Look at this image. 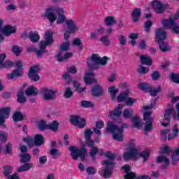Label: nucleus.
<instances>
[{"label": "nucleus", "instance_id": "29", "mask_svg": "<svg viewBox=\"0 0 179 179\" xmlns=\"http://www.w3.org/2000/svg\"><path fill=\"white\" fill-rule=\"evenodd\" d=\"M26 96H37L38 94V89L34 87L33 85L28 87L25 91Z\"/></svg>", "mask_w": 179, "mask_h": 179}, {"label": "nucleus", "instance_id": "1", "mask_svg": "<svg viewBox=\"0 0 179 179\" xmlns=\"http://www.w3.org/2000/svg\"><path fill=\"white\" fill-rule=\"evenodd\" d=\"M44 17H46L50 23V26L54 24L56 21L57 24H62L64 22H68L66 17L64 15V9L57 6L48 7L44 13Z\"/></svg>", "mask_w": 179, "mask_h": 179}, {"label": "nucleus", "instance_id": "13", "mask_svg": "<svg viewBox=\"0 0 179 179\" xmlns=\"http://www.w3.org/2000/svg\"><path fill=\"white\" fill-rule=\"evenodd\" d=\"M138 150L135 148V144L132 143L131 147L129 148V152H126L123 154V159L125 162H128L130 159H134L138 156Z\"/></svg>", "mask_w": 179, "mask_h": 179}, {"label": "nucleus", "instance_id": "19", "mask_svg": "<svg viewBox=\"0 0 179 179\" xmlns=\"http://www.w3.org/2000/svg\"><path fill=\"white\" fill-rule=\"evenodd\" d=\"M117 132V133H115ZM107 134H112L113 139L117 142H122L124 138L122 134H124L122 129L115 130L113 132H106Z\"/></svg>", "mask_w": 179, "mask_h": 179}, {"label": "nucleus", "instance_id": "46", "mask_svg": "<svg viewBox=\"0 0 179 179\" xmlns=\"http://www.w3.org/2000/svg\"><path fill=\"white\" fill-rule=\"evenodd\" d=\"M10 113V108L8 107L0 108V115L4 117V118H9V114Z\"/></svg>", "mask_w": 179, "mask_h": 179}, {"label": "nucleus", "instance_id": "50", "mask_svg": "<svg viewBox=\"0 0 179 179\" xmlns=\"http://www.w3.org/2000/svg\"><path fill=\"white\" fill-rule=\"evenodd\" d=\"M108 93L110 94L112 100H114L117 96V93H118V90H115V87L111 86L108 88Z\"/></svg>", "mask_w": 179, "mask_h": 179}, {"label": "nucleus", "instance_id": "45", "mask_svg": "<svg viewBox=\"0 0 179 179\" xmlns=\"http://www.w3.org/2000/svg\"><path fill=\"white\" fill-rule=\"evenodd\" d=\"M13 120L14 122L22 121V120H24V115H23L21 112L15 111L13 115Z\"/></svg>", "mask_w": 179, "mask_h": 179}, {"label": "nucleus", "instance_id": "12", "mask_svg": "<svg viewBox=\"0 0 179 179\" xmlns=\"http://www.w3.org/2000/svg\"><path fill=\"white\" fill-rule=\"evenodd\" d=\"M40 71V66L38 65L33 66L30 68L28 76L33 82H38L40 76L38 74Z\"/></svg>", "mask_w": 179, "mask_h": 179}, {"label": "nucleus", "instance_id": "59", "mask_svg": "<svg viewBox=\"0 0 179 179\" xmlns=\"http://www.w3.org/2000/svg\"><path fill=\"white\" fill-rule=\"evenodd\" d=\"M12 52L13 54H15L16 57H19L22 53V49H20L18 45H13Z\"/></svg>", "mask_w": 179, "mask_h": 179}, {"label": "nucleus", "instance_id": "14", "mask_svg": "<svg viewBox=\"0 0 179 179\" xmlns=\"http://www.w3.org/2000/svg\"><path fill=\"white\" fill-rule=\"evenodd\" d=\"M128 128V124L126 123H122L120 127L115 125L113 122H108L106 129V132H115V130L121 129L124 133V129Z\"/></svg>", "mask_w": 179, "mask_h": 179}, {"label": "nucleus", "instance_id": "34", "mask_svg": "<svg viewBox=\"0 0 179 179\" xmlns=\"http://www.w3.org/2000/svg\"><path fill=\"white\" fill-rule=\"evenodd\" d=\"M94 59L96 61V62H98L99 66H100V65H102V66H106V65H107V61H108V58L106 56L101 58L99 57L98 54H96V57H94Z\"/></svg>", "mask_w": 179, "mask_h": 179}, {"label": "nucleus", "instance_id": "15", "mask_svg": "<svg viewBox=\"0 0 179 179\" xmlns=\"http://www.w3.org/2000/svg\"><path fill=\"white\" fill-rule=\"evenodd\" d=\"M94 58H97V54H93L91 58L87 59V65L90 69L97 70L99 68V62Z\"/></svg>", "mask_w": 179, "mask_h": 179}, {"label": "nucleus", "instance_id": "20", "mask_svg": "<svg viewBox=\"0 0 179 179\" xmlns=\"http://www.w3.org/2000/svg\"><path fill=\"white\" fill-rule=\"evenodd\" d=\"M92 94L94 97H100L101 94L104 92L103 87L99 85H94L92 90Z\"/></svg>", "mask_w": 179, "mask_h": 179}, {"label": "nucleus", "instance_id": "55", "mask_svg": "<svg viewBox=\"0 0 179 179\" xmlns=\"http://www.w3.org/2000/svg\"><path fill=\"white\" fill-rule=\"evenodd\" d=\"M69 41L63 42L60 45V50L59 52H61V54H62L64 51H68V50H69Z\"/></svg>", "mask_w": 179, "mask_h": 179}, {"label": "nucleus", "instance_id": "32", "mask_svg": "<svg viewBox=\"0 0 179 179\" xmlns=\"http://www.w3.org/2000/svg\"><path fill=\"white\" fill-rule=\"evenodd\" d=\"M57 58L58 62H62V61H65V59H68V58H71L72 57L71 52H66L64 56H62V53L61 52H57L56 55Z\"/></svg>", "mask_w": 179, "mask_h": 179}, {"label": "nucleus", "instance_id": "3", "mask_svg": "<svg viewBox=\"0 0 179 179\" xmlns=\"http://www.w3.org/2000/svg\"><path fill=\"white\" fill-rule=\"evenodd\" d=\"M138 87L143 92H145V93H150L152 97H156V96H157V93L162 92V87L160 85H159L155 90H153V87L147 83H140Z\"/></svg>", "mask_w": 179, "mask_h": 179}, {"label": "nucleus", "instance_id": "4", "mask_svg": "<svg viewBox=\"0 0 179 179\" xmlns=\"http://www.w3.org/2000/svg\"><path fill=\"white\" fill-rule=\"evenodd\" d=\"M17 69L12 71V73L7 74L8 80H13V79H16L17 78H22L23 76V64L22 62L18 60L15 63Z\"/></svg>", "mask_w": 179, "mask_h": 179}, {"label": "nucleus", "instance_id": "23", "mask_svg": "<svg viewBox=\"0 0 179 179\" xmlns=\"http://www.w3.org/2000/svg\"><path fill=\"white\" fill-rule=\"evenodd\" d=\"M130 93H131V91L129 90V89L120 93L117 97V102L122 103V101H127V99H128V97H129Z\"/></svg>", "mask_w": 179, "mask_h": 179}, {"label": "nucleus", "instance_id": "57", "mask_svg": "<svg viewBox=\"0 0 179 179\" xmlns=\"http://www.w3.org/2000/svg\"><path fill=\"white\" fill-rule=\"evenodd\" d=\"M64 96L65 99H71L72 96H73V92H72V89L71 87H67L64 91Z\"/></svg>", "mask_w": 179, "mask_h": 179}, {"label": "nucleus", "instance_id": "52", "mask_svg": "<svg viewBox=\"0 0 179 179\" xmlns=\"http://www.w3.org/2000/svg\"><path fill=\"white\" fill-rule=\"evenodd\" d=\"M108 35H105L99 39V41H101V43H103V45H105L106 47H108V45L111 44V42L110 41V39H108Z\"/></svg>", "mask_w": 179, "mask_h": 179}, {"label": "nucleus", "instance_id": "2", "mask_svg": "<svg viewBox=\"0 0 179 179\" xmlns=\"http://www.w3.org/2000/svg\"><path fill=\"white\" fill-rule=\"evenodd\" d=\"M69 150L71 152V158L73 160H78V158L80 157L81 162H85L86 160V155H87V150L85 145H83L80 148L71 145L69 147Z\"/></svg>", "mask_w": 179, "mask_h": 179}, {"label": "nucleus", "instance_id": "43", "mask_svg": "<svg viewBox=\"0 0 179 179\" xmlns=\"http://www.w3.org/2000/svg\"><path fill=\"white\" fill-rule=\"evenodd\" d=\"M139 37V34L136 33H131L129 36V38L131 39V41H129V44H131L132 47H135L136 45V38Z\"/></svg>", "mask_w": 179, "mask_h": 179}, {"label": "nucleus", "instance_id": "27", "mask_svg": "<svg viewBox=\"0 0 179 179\" xmlns=\"http://www.w3.org/2000/svg\"><path fill=\"white\" fill-rule=\"evenodd\" d=\"M45 47L47 46L39 43V50H36V52H35L37 58H43V55L47 54L48 51Z\"/></svg>", "mask_w": 179, "mask_h": 179}, {"label": "nucleus", "instance_id": "60", "mask_svg": "<svg viewBox=\"0 0 179 179\" xmlns=\"http://www.w3.org/2000/svg\"><path fill=\"white\" fill-rule=\"evenodd\" d=\"M137 72L141 73V75H146L148 72H149V68L145 67L143 66H140L139 68L137 69Z\"/></svg>", "mask_w": 179, "mask_h": 179}, {"label": "nucleus", "instance_id": "10", "mask_svg": "<svg viewBox=\"0 0 179 179\" xmlns=\"http://www.w3.org/2000/svg\"><path fill=\"white\" fill-rule=\"evenodd\" d=\"M70 122L73 125L78 127L80 129L86 127V119L80 117L79 115H72L70 118Z\"/></svg>", "mask_w": 179, "mask_h": 179}, {"label": "nucleus", "instance_id": "38", "mask_svg": "<svg viewBox=\"0 0 179 179\" xmlns=\"http://www.w3.org/2000/svg\"><path fill=\"white\" fill-rule=\"evenodd\" d=\"M121 114H122V110H117V109H114L109 112L108 117L109 118H120L121 117Z\"/></svg>", "mask_w": 179, "mask_h": 179}, {"label": "nucleus", "instance_id": "40", "mask_svg": "<svg viewBox=\"0 0 179 179\" xmlns=\"http://www.w3.org/2000/svg\"><path fill=\"white\" fill-rule=\"evenodd\" d=\"M140 59L143 65H148L150 66L153 63L152 59L149 57H146L145 55H141Z\"/></svg>", "mask_w": 179, "mask_h": 179}, {"label": "nucleus", "instance_id": "53", "mask_svg": "<svg viewBox=\"0 0 179 179\" xmlns=\"http://www.w3.org/2000/svg\"><path fill=\"white\" fill-rule=\"evenodd\" d=\"M140 157H142L143 159V162H148L149 160V157L150 156V151L146 150V151H142L139 154Z\"/></svg>", "mask_w": 179, "mask_h": 179}, {"label": "nucleus", "instance_id": "16", "mask_svg": "<svg viewBox=\"0 0 179 179\" xmlns=\"http://www.w3.org/2000/svg\"><path fill=\"white\" fill-rule=\"evenodd\" d=\"M166 38H167V32L162 27L158 28L155 31V40L157 43L164 41Z\"/></svg>", "mask_w": 179, "mask_h": 179}, {"label": "nucleus", "instance_id": "49", "mask_svg": "<svg viewBox=\"0 0 179 179\" xmlns=\"http://www.w3.org/2000/svg\"><path fill=\"white\" fill-rule=\"evenodd\" d=\"M81 107H84V108H93L94 107V103L93 102L83 100L80 102Z\"/></svg>", "mask_w": 179, "mask_h": 179}, {"label": "nucleus", "instance_id": "58", "mask_svg": "<svg viewBox=\"0 0 179 179\" xmlns=\"http://www.w3.org/2000/svg\"><path fill=\"white\" fill-rule=\"evenodd\" d=\"M73 45L78 47L79 50H83V44H82V41L79 38H76L73 40Z\"/></svg>", "mask_w": 179, "mask_h": 179}, {"label": "nucleus", "instance_id": "63", "mask_svg": "<svg viewBox=\"0 0 179 179\" xmlns=\"http://www.w3.org/2000/svg\"><path fill=\"white\" fill-rule=\"evenodd\" d=\"M134 103H136V99H135L134 98L127 96L125 102L126 106L131 107V106H134Z\"/></svg>", "mask_w": 179, "mask_h": 179}, {"label": "nucleus", "instance_id": "41", "mask_svg": "<svg viewBox=\"0 0 179 179\" xmlns=\"http://www.w3.org/2000/svg\"><path fill=\"white\" fill-rule=\"evenodd\" d=\"M31 160V156L29 153H24L21 156V159L20 160V163H22L23 164H30L29 162Z\"/></svg>", "mask_w": 179, "mask_h": 179}, {"label": "nucleus", "instance_id": "26", "mask_svg": "<svg viewBox=\"0 0 179 179\" xmlns=\"http://www.w3.org/2000/svg\"><path fill=\"white\" fill-rule=\"evenodd\" d=\"M141 15L142 11L141 10V8H134L131 13V17H133L132 21L134 22V23L139 22V19H141Z\"/></svg>", "mask_w": 179, "mask_h": 179}, {"label": "nucleus", "instance_id": "21", "mask_svg": "<svg viewBox=\"0 0 179 179\" xmlns=\"http://www.w3.org/2000/svg\"><path fill=\"white\" fill-rule=\"evenodd\" d=\"M164 162V164L162 166V169L163 170H166L169 166H170V159L166 157L164 155H161L157 158V163H163Z\"/></svg>", "mask_w": 179, "mask_h": 179}, {"label": "nucleus", "instance_id": "5", "mask_svg": "<svg viewBox=\"0 0 179 179\" xmlns=\"http://www.w3.org/2000/svg\"><path fill=\"white\" fill-rule=\"evenodd\" d=\"M41 94L43 96L45 101H51L57 99V91H54L52 89L49 87H43L40 90Z\"/></svg>", "mask_w": 179, "mask_h": 179}, {"label": "nucleus", "instance_id": "7", "mask_svg": "<svg viewBox=\"0 0 179 179\" xmlns=\"http://www.w3.org/2000/svg\"><path fill=\"white\" fill-rule=\"evenodd\" d=\"M101 164L103 166H106L105 169L103 170V178H110L113 174L114 166H115V164L113 162L105 160L101 162Z\"/></svg>", "mask_w": 179, "mask_h": 179}, {"label": "nucleus", "instance_id": "42", "mask_svg": "<svg viewBox=\"0 0 179 179\" xmlns=\"http://www.w3.org/2000/svg\"><path fill=\"white\" fill-rule=\"evenodd\" d=\"M13 171V167L10 166H5L3 167V173L5 177H7V178H9L12 174V172Z\"/></svg>", "mask_w": 179, "mask_h": 179}, {"label": "nucleus", "instance_id": "64", "mask_svg": "<svg viewBox=\"0 0 179 179\" xmlns=\"http://www.w3.org/2000/svg\"><path fill=\"white\" fill-rule=\"evenodd\" d=\"M124 179H136V174L134 172H129L124 175Z\"/></svg>", "mask_w": 179, "mask_h": 179}, {"label": "nucleus", "instance_id": "22", "mask_svg": "<svg viewBox=\"0 0 179 179\" xmlns=\"http://www.w3.org/2000/svg\"><path fill=\"white\" fill-rule=\"evenodd\" d=\"M162 24L165 29H173V26L176 24V21L173 18L162 19Z\"/></svg>", "mask_w": 179, "mask_h": 179}, {"label": "nucleus", "instance_id": "18", "mask_svg": "<svg viewBox=\"0 0 179 179\" xmlns=\"http://www.w3.org/2000/svg\"><path fill=\"white\" fill-rule=\"evenodd\" d=\"M173 113H174V107L173 106L172 104H168V108L166 109L164 111V121L170 122L171 117L173 115Z\"/></svg>", "mask_w": 179, "mask_h": 179}, {"label": "nucleus", "instance_id": "36", "mask_svg": "<svg viewBox=\"0 0 179 179\" xmlns=\"http://www.w3.org/2000/svg\"><path fill=\"white\" fill-rule=\"evenodd\" d=\"M122 115L124 120H129L134 115V110L132 108H125L122 112Z\"/></svg>", "mask_w": 179, "mask_h": 179}, {"label": "nucleus", "instance_id": "8", "mask_svg": "<svg viewBox=\"0 0 179 179\" xmlns=\"http://www.w3.org/2000/svg\"><path fill=\"white\" fill-rule=\"evenodd\" d=\"M67 30L64 34V40L66 41H69V37H71V34L78 31V27L75 24V22L72 20H68L66 21Z\"/></svg>", "mask_w": 179, "mask_h": 179}, {"label": "nucleus", "instance_id": "11", "mask_svg": "<svg viewBox=\"0 0 179 179\" xmlns=\"http://www.w3.org/2000/svg\"><path fill=\"white\" fill-rule=\"evenodd\" d=\"M6 59V53H1L0 54V68L1 69H9L13 68L15 66V63L10 60ZM6 60V61H5Z\"/></svg>", "mask_w": 179, "mask_h": 179}, {"label": "nucleus", "instance_id": "39", "mask_svg": "<svg viewBox=\"0 0 179 179\" xmlns=\"http://www.w3.org/2000/svg\"><path fill=\"white\" fill-rule=\"evenodd\" d=\"M59 127V123H58V121L57 120H54L49 124H48V129H50V131H52L53 132H57L58 131Z\"/></svg>", "mask_w": 179, "mask_h": 179}, {"label": "nucleus", "instance_id": "25", "mask_svg": "<svg viewBox=\"0 0 179 179\" xmlns=\"http://www.w3.org/2000/svg\"><path fill=\"white\" fill-rule=\"evenodd\" d=\"M94 73L89 72L85 74L84 77V82L87 85H92V83H94Z\"/></svg>", "mask_w": 179, "mask_h": 179}, {"label": "nucleus", "instance_id": "61", "mask_svg": "<svg viewBox=\"0 0 179 179\" xmlns=\"http://www.w3.org/2000/svg\"><path fill=\"white\" fill-rule=\"evenodd\" d=\"M23 141L26 142V143H27V145H28V146H29V148H31V146H34V145H35L34 139H33L30 137L24 138Z\"/></svg>", "mask_w": 179, "mask_h": 179}, {"label": "nucleus", "instance_id": "54", "mask_svg": "<svg viewBox=\"0 0 179 179\" xmlns=\"http://www.w3.org/2000/svg\"><path fill=\"white\" fill-rule=\"evenodd\" d=\"M104 156H106L107 159L110 160L109 162H112V163H114V160H115V157H117L115 154H113L111 151H106Z\"/></svg>", "mask_w": 179, "mask_h": 179}, {"label": "nucleus", "instance_id": "48", "mask_svg": "<svg viewBox=\"0 0 179 179\" xmlns=\"http://www.w3.org/2000/svg\"><path fill=\"white\" fill-rule=\"evenodd\" d=\"M169 79L173 83L179 85V73H171L169 76Z\"/></svg>", "mask_w": 179, "mask_h": 179}, {"label": "nucleus", "instance_id": "28", "mask_svg": "<svg viewBox=\"0 0 179 179\" xmlns=\"http://www.w3.org/2000/svg\"><path fill=\"white\" fill-rule=\"evenodd\" d=\"M133 123V128H136V129H141L142 128V122L141 121V118L139 116L136 115L131 119Z\"/></svg>", "mask_w": 179, "mask_h": 179}, {"label": "nucleus", "instance_id": "17", "mask_svg": "<svg viewBox=\"0 0 179 179\" xmlns=\"http://www.w3.org/2000/svg\"><path fill=\"white\" fill-rule=\"evenodd\" d=\"M54 34L52 32L47 31L45 33V41H42L40 42V44L45 45V47H48V45H51L52 43H54V39L52 38Z\"/></svg>", "mask_w": 179, "mask_h": 179}, {"label": "nucleus", "instance_id": "6", "mask_svg": "<svg viewBox=\"0 0 179 179\" xmlns=\"http://www.w3.org/2000/svg\"><path fill=\"white\" fill-rule=\"evenodd\" d=\"M143 121H145L144 132H150L153 131V117H152L151 111H145L143 113Z\"/></svg>", "mask_w": 179, "mask_h": 179}, {"label": "nucleus", "instance_id": "51", "mask_svg": "<svg viewBox=\"0 0 179 179\" xmlns=\"http://www.w3.org/2000/svg\"><path fill=\"white\" fill-rule=\"evenodd\" d=\"M160 153L161 155H170L171 153L170 146L164 145V146L160 148Z\"/></svg>", "mask_w": 179, "mask_h": 179}, {"label": "nucleus", "instance_id": "9", "mask_svg": "<svg viewBox=\"0 0 179 179\" xmlns=\"http://www.w3.org/2000/svg\"><path fill=\"white\" fill-rule=\"evenodd\" d=\"M151 6L154 9L155 13L160 15L164 13L166 9L169 8V4H163L162 1L154 0L151 3Z\"/></svg>", "mask_w": 179, "mask_h": 179}, {"label": "nucleus", "instance_id": "33", "mask_svg": "<svg viewBox=\"0 0 179 179\" xmlns=\"http://www.w3.org/2000/svg\"><path fill=\"white\" fill-rule=\"evenodd\" d=\"M33 168V164H24L17 169V173H24Z\"/></svg>", "mask_w": 179, "mask_h": 179}, {"label": "nucleus", "instance_id": "30", "mask_svg": "<svg viewBox=\"0 0 179 179\" xmlns=\"http://www.w3.org/2000/svg\"><path fill=\"white\" fill-rule=\"evenodd\" d=\"M27 101L26 96H24V92L22 90L18 91L17 94V102L20 104H24Z\"/></svg>", "mask_w": 179, "mask_h": 179}, {"label": "nucleus", "instance_id": "35", "mask_svg": "<svg viewBox=\"0 0 179 179\" xmlns=\"http://www.w3.org/2000/svg\"><path fill=\"white\" fill-rule=\"evenodd\" d=\"M29 38L31 43H38L40 40V35L38 33L31 31L29 34Z\"/></svg>", "mask_w": 179, "mask_h": 179}, {"label": "nucleus", "instance_id": "24", "mask_svg": "<svg viewBox=\"0 0 179 179\" xmlns=\"http://www.w3.org/2000/svg\"><path fill=\"white\" fill-rule=\"evenodd\" d=\"M2 32L4 36H10V34L16 33V28L10 25H6L3 28Z\"/></svg>", "mask_w": 179, "mask_h": 179}, {"label": "nucleus", "instance_id": "56", "mask_svg": "<svg viewBox=\"0 0 179 179\" xmlns=\"http://www.w3.org/2000/svg\"><path fill=\"white\" fill-rule=\"evenodd\" d=\"M153 22L151 20H148L143 26L145 33H150V27H152Z\"/></svg>", "mask_w": 179, "mask_h": 179}, {"label": "nucleus", "instance_id": "44", "mask_svg": "<svg viewBox=\"0 0 179 179\" xmlns=\"http://www.w3.org/2000/svg\"><path fill=\"white\" fill-rule=\"evenodd\" d=\"M117 23V21L115 20L114 17L108 16L105 18L104 24L105 26H114Z\"/></svg>", "mask_w": 179, "mask_h": 179}, {"label": "nucleus", "instance_id": "31", "mask_svg": "<svg viewBox=\"0 0 179 179\" xmlns=\"http://www.w3.org/2000/svg\"><path fill=\"white\" fill-rule=\"evenodd\" d=\"M35 146H41L44 145V136L41 134H36L34 137Z\"/></svg>", "mask_w": 179, "mask_h": 179}, {"label": "nucleus", "instance_id": "37", "mask_svg": "<svg viewBox=\"0 0 179 179\" xmlns=\"http://www.w3.org/2000/svg\"><path fill=\"white\" fill-rule=\"evenodd\" d=\"M157 44H159V50H161L162 52H167L171 50L169 43L163 41H159Z\"/></svg>", "mask_w": 179, "mask_h": 179}, {"label": "nucleus", "instance_id": "62", "mask_svg": "<svg viewBox=\"0 0 179 179\" xmlns=\"http://www.w3.org/2000/svg\"><path fill=\"white\" fill-rule=\"evenodd\" d=\"M92 135H93V131H92V129H86L84 131V138H85V139L92 138Z\"/></svg>", "mask_w": 179, "mask_h": 179}, {"label": "nucleus", "instance_id": "47", "mask_svg": "<svg viewBox=\"0 0 179 179\" xmlns=\"http://www.w3.org/2000/svg\"><path fill=\"white\" fill-rule=\"evenodd\" d=\"M38 128L39 131H45V129H48V124H47V122L44 120H41L38 122Z\"/></svg>", "mask_w": 179, "mask_h": 179}]
</instances>
